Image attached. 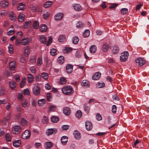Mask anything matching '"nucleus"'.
<instances>
[{
  "label": "nucleus",
  "instance_id": "51",
  "mask_svg": "<svg viewBox=\"0 0 149 149\" xmlns=\"http://www.w3.org/2000/svg\"><path fill=\"white\" fill-rule=\"evenodd\" d=\"M41 76L40 74H38L35 76V79L37 81H41Z\"/></svg>",
  "mask_w": 149,
  "mask_h": 149
},
{
  "label": "nucleus",
  "instance_id": "8",
  "mask_svg": "<svg viewBox=\"0 0 149 149\" xmlns=\"http://www.w3.org/2000/svg\"><path fill=\"white\" fill-rule=\"evenodd\" d=\"M44 61L47 67H49L51 65L52 61L51 59L48 58L47 57L45 56L44 57Z\"/></svg>",
  "mask_w": 149,
  "mask_h": 149
},
{
  "label": "nucleus",
  "instance_id": "64",
  "mask_svg": "<svg viewBox=\"0 0 149 149\" xmlns=\"http://www.w3.org/2000/svg\"><path fill=\"white\" fill-rule=\"evenodd\" d=\"M84 110L87 113H88L90 109L89 107L88 106H86V104H84Z\"/></svg>",
  "mask_w": 149,
  "mask_h": 149
},
{
  "label": "nucleus",
  "instance_id": "47",
  "mask_svg": "<svg viewBox=\"0 0 149 149\" xmlns=\"http://www.w3.org/2000/svg\"><path fill=\"white\" fill-rule=\"evenodd\" d=\"M39 26L38 22L37 21H35L33 22V27L35 29H38Z\"/></svg>",
  "mask_w": 149,
  "mask_h": 149
},
{
  "label": "nucleus",
  "instance_id": "38",
  "mask_svg": "<svg viewBox=\"0 0 149 149\" xmlns=\"http://www.w3.org/2000/svg\"><path fill=\"white\" fill-rule=\"evenodd\" d=\"M96 50V47L95 45H93L92 46L90 49V51L91 53H94Z\"/></svg>",
  "mask_w": 149,
  "mask_h": 149
},
{
  "label": "nucleus",
  "instance_id": "26",
  "mask_svg": "<svg viewBox=\"0 0 149 149\" xmlns=\"http://www.w3.org/2000/svg\"><path fill=\"white\" fill-rule=\"evenodd\" d=\"M9 85L11 89L12 90L14 89L16 86V83L13 81H9Z\"/></svg>",
  "mask_w": 149,
  "mask_h": 149
},
{
  "label": "nucleus",
  "instance_id": "19",
  "mask_svg": "<svg viewBox=\"0 0 149 149\" xmlns=\"http://www.w3.org/2000/svg\"><path fill=\"white\" fill-rule=\"evenodd\" d=\"M109 48L108 44L106 43H104L102 46V50L104 52H107Z\"/></svg>",
  "mask_w": 149,
  "mask_h": 149
},
{
  "label": "nucleus",
  "instance_id": "41",
  "mask_svg": "<svg viewBox=\"0 0 149 149\" xmlns=\"http://www.w3.org/2000/svg\"><path fill=\"white\" fill-rule=\"evenodd\" d=\"M66 80L64 77H61L60 79L59 83L61 84L64 85L66 84Z\"/></svg>",
  "mask_w": 149,
  "mask_h": 149
},
{
  "label": "nucleus",
  "instance_id": "53",
  "mask_svg": "<svg viewBox=\"0 0 149 149\" xmlns=\"http://www.w3.org/2000/svg\"><path fill=\"white\" fill-rule=\"evenodd\" d=\"M42 57H38L37 60V65L38 66L40 65L42 63Z\"/></svg>",
  "mask_w": 149,
  "mask_h": 149
},
{
  "label": "nucleus",
  "instance_id": "2",
  "mask_svg": "<svg viewBox=\"0 0 149 149\" xmlns=\"http://www.w3.org/2000/svg\"><path fill=\"white\" fill-rule=\"evenodd\" d=\"M129 54L127 52H124L121 54V55L120 57V59L121 61H125L128 58Z\"/></svg>",
  "mask_w": 149,
  "mask_h": 149
},
{
  "label": "nucleus",
  "instance_id": "29",
  "mask_svg": "<svg viewBox=\"0 0 149 149\" xmlns=\"http://www.w3.org/2000/svg\"><path fill=\"white\" fill-rule=\"evenodd\" d=\"M51 121L54 123H56L59 120V118L56 116H53L51 118Z\"/></svg>",
  "mask_w": 149,
  "mask_h": 149
},
{
  "label": "nucleus",
  "instance_id": "11",
  "mask_svg": "<svg viewBox=\"0 0 149 149\" xmlns=\"http://www.w3.org/2000/svg\"><path fill=\"white\" fill-rule=\"evenodd\" d=\"M9 5V2L6 0H3L0 2V6L2 8H5Z\"/></svg>",
  "mask_w": 149,
  "mask_h": 149
},
{
  "label": "nucleus",
  "instance_id": "4",
  "mask_svg": "<svg viewBox=\"0 0 149 149\" xmlns=\"http://www.w3.org/2000/svg\"><path fill=\"white\" fill-rule=\"evenodd\" d=\"M135 62L138 63L139 66H142L146 62V61L142 58H136L135 60Z\"/></svg>",
  "mask_w": 149,
  "mask_h": 149
},
{
  "label": "nucleus",
  "instance_id": "43",
  "mask_svg": "<svg viewBox=\"0 0 149 149\" xmlns=\"http://www.w3.org/2000/svg\"><path fill=\"white\" fill-rule=\"evenodd\" d=\"M105 84L104 83L98 82L96 84L97 88H102L104 87L105 86Z\"/></svg>",
  "mask_w": 149,
  "mask_h": 149
},
{
  "label": "nucleus",
  "instance_id": "39",
  "mask_svg": "<svg viewBox=\"0 0 149 149\" xmlns=\"http://www.w3.org/2000/svg\"><path fill=\"white\" fill-rule=\"evenodd\" d=\"M58 63L62 64L64 61V57L62 56H60L58 58Z\"/></svg>",
  "mask_w": 149,
  "mask_h": 149
},
{
  "label": "nucleus",
  "instance_id": "30",
  "mask_svg": "<svg viewBox=\"0 0 149 149\" xmlns=\"http://www.w3.org/2000/svg\"><path fill=\"white\" fill-rule=\"evenodd\" d=\"M21 141L20 140L15 141L13 142L14 146L16 147H19L21 145Z\"/></svg>",
  "mask_w": 149,
  "mask_h": 149
},
{
  "label": "nucleus",
  "instance_id": "33",
  "mask_svg": "<svg viewBox=\"0 0 149 149\" xmlns=\"http://www.w3.org/2000/svg\"><path fill=\"white\" fill-rule=\"evenodd\" d=\"M56 109V107L55 105H52L49 107V112L54 111Z\"/></svg>",
  "mask_w": 149,
  "mask_h": 149
},
{
  "label": "nucleus",
  "instance_id": "46",
  "mask_svg": "<svg viewBox=\"0 0 149 149\" xmlns=\"http://www.w3.org/2000/svg\"><path fill=\"white\" fill-rule=\"evenodd\" d=\"M82 115V113L81 111L80 110L77 111L76 113L75 116L76 117L79 118H80Z\"/></svg>",
  "mask_w": 149,
  "mask_h": 149
},
{
  "label": "nucleus",
  "instance_id": "55",
  "mask_svg": "<svg viewBox=\"0 0 149 149\" xmlns=\"http://www.w3.org/2000/svg\"><path fill=\"white\" fill-rule=\"evenodd\" d=\"M128 11V9L125 8H122L120 10V11L121 14L123 15H124L126 14L127 13Z\"/></svg>",
  "mask_w": 149,
  "mask_h": 149
},
{
  "label": "nucleus",
  "instance_id": "28",
  "mask_svg": "<svg viewBox=\"0 0 149 149\" xmlns=\"http://www.w3.org/2000/svg\"><path fill=\"white\" fill-rule=\"evenodd\" d=\"M63 112L66 115H69L70 113V108L68 107L64 108L63 110Z\"/></svg>",
  "mask_w": 149,
  "mask_h": 149
},
{
  "label": "nucleus",
  "instance_id": "23",
  "mask_svg": "<svg viewBox=\"0 0 149 149\" xmlns=\"http://www.w3.org/2000/svg\"><path fill=\"white\" fill-rule=\"evenodd\" d=\"M61 141L63 145H65L68 141V138L67 136H64L61 139Z\"/></svg>",
  "mask_w": 149,
  "mask_h": 149
},
{
  "label": "nucleus",
  "instance_id": "58",
  "mask_svg": "<svg viewBox=\"0 0 149 149\" xmlns=\"http://www.w3.org/2000/svg\"><path fill=\"white\" fill-rule=\"evenodd\" d=\"M8 52L10 54H12L13 52V47L12 45H10L8 47Z\"/></svg>",
  "mask_w": 149,
  "mask_h": 149
},
{
  "label": "nucleus",
  "instance_id": "50",
  "mask_svg": "<svg viewBox=\"0 0 149 149\" xmlns=\"http://www.w3.org/2000/svg\"><path fill=\"white\" fill-rule=\"evenodd\" d=\"M51 55L54 56L56 54V50L55 49H52L50 51Z\"/></svg>",
  "mask_w": 149,
  "mask_h": 149
},
{
  "label": "nucleus",
  "instance_id": "48",
  "mask_svg": "<svg viewBox=\"0 0 149 149\" xmlns=\"http://www.w3.org/2000/svg\"><path fill=\"white\" fill-rule=\"evenodd\" d=\"M72 39V42L75 44H77L79 40V39L78 37H74Z\"/></svg>",
  "mask_w": 149,
  "mask_h": 149
},
{
  "label": "nucleus",
  "instance_id": "31",
  "mask_svg": "<svg viewBox=\"0 0 149 149\" xmlns=\"http://www.w3.org/2000/svg\"><path fill=\"white\" fill-rule=\"evenodd\" d=\"M46 100L45 99H42L38 101V104L40 106H42L45 104Z\"/></svg>",
  "mask_w": 149,
  "mask_h": 149
},
{
  "label": "nucleus",
  "instance_id": "3",
  "mask_svg": "<svg viewBox=\"0 0 149 149\" xmlns=\"http://www.w3.org/2000/svg\"><path fill=\"white\" fill-rule=\"evenodd\" d=\"M33 93L35 95H38L40 93V88L36 84L34 85V87L33 89Z\"/></svg>",
  "mask_w": 149,
  "mask_h": 149
},
{
  "label": "nucleus",
  "instance_id": "1",
  "mask_svg": "<svg viewBox=\"0 0 149 149\" xmlns=\"http://www.w3.org/2000/svg\"><path fill=\"white\" fill-rule=\"evenodd\" d=\"M61 91L63 94L66 95L72 94L74 91L72 87L70 86L63 87L61 89Z\"/></svg>",
  "mask_w": 149,
  "mask_h": 149
},
{
  "label": "nucleus",
  "instance_id": "62",
  "mask_svg": "<svg viewBox=\"0 0 149 149\" xmlns=\"http://www.w3.org/2000/svg\"><path fill=\"white\" fill-rule=\"evenodd\" d=\"M117 110V107L115 105H113L112 107V113H116Z\"/></svg>",
  "mask_w": 149,
  "mask_h": 149
},
{
  "label": "nucleus",
  "instance_id": "32",
  "mask_svg": "<svg viewBox=\"0 0 149 149\" xmlns=\"http://www.w3.org/2000/svg\"><path fill=\"white\" fill-rule=\"evenodd\" d=\"M25 15L22 13H21L18 16V21L20 22H22L24 20Z\"/></svg>",
  "mask_w": 149,
  "mask_h": 149
},
{
  "label": "nucleus",
  "instance_id": "20",
  "mask_svg": "<svg viewBox=\"0 0 149 149\" xmlns=\"http://www.w3.org/2000/svg\"><path fill=\"white\" fill-rule=\"evenodd\" d=\"M53 146L52 143L49 141L46 142L45 144V147L46 149H50Z\"/></svg>",
  "mask_w": 149,
  "mask_h": 149
},
{
  "label": "nucleus",
  "instance_id": "59",
  "mask_svg": "<svg viewBox=\"0 0 149 149\" xmlns=\"http://www.w3.org/2000/svg\"><path fill=\"white\" fill-rule=\"evenodd\" d=\"M5 138L6 140L8 141H10L11 140V137L9 133H7L5 135Z\"/></svg>",
  "mask_w": 149,
  "mask_h": 149
},
{
  "label": "nucleus",
  "instance_id": "35",
  "mask_svg": "<svg viewBox=\"0 0 149 149\" xmlns=\"http://www.w3.org/2000/svg\"><path fill=\"white\" fill-rule=\"evenodd\" d=\"M30 53L29 48L28 47H25L24 50V55L26 57H27Z\"/></svg>",
  "mask_w": 149,
  "mask_h": 149
},
{
  "label": "nucleus",
  "instance_id": "63",
  "mask_svg": "<svg viewBox=\"0 0 149 149\" xmlns=\"http://www.w3.org/2000/svg\"><path fill=\"white\" fill-rule=\"evenodd\" d=\"M23 93L25 95H29L30 94L29 89L26 88L24 90Z\"/></svg>",
  "mask_w": 149,
  "mask_h": 149
},
{
  "label": "nucleus",
  "instance_id": "18",
  "mask_svg": "<svg viewBox=\"0 0 149 149\" xmlns=\"http://www.w3.org/2000/svg\"><path fill=\"white\" fill-rule=\"evenodd\" d=\"M9 17L11 20L15 21L16 17L13 11H10L9 14Z\"/></svg>",
  "mask_w": 149,
  "mask_h": 149
},
{
  "label": "nucleus",
  "instance_id": "34",
  "mask_svg": "<svg viewBox=\"0 0 149 149\" xmlns=\"http://www.w3.org/2000/svg\"><path fill=\"white\" fill-rule=\"evenodd\" d=\"M31 21H30L25 22L24 24V28L25 29L29 28L31 26Z\"/></svg>",
  "mask_w": 149,
  "mask_h": 149
},
{
  "label": "nucleus",
  "instance_id": "9",
  "mask_svg": "<svg viewBox=\"0 0 149 149\" xmlns=\"http://www.w3.org/2000/svg\"><path fill=\"white\" fill-rule=\"evenodd\" d=\"M85 127L87 130H90L93 127L92 124L90 121H86L85 122Z\"/></svg>",
  "mask_w": 149,
  "mask_h": 149
},
{
  "label": "nucleus",
  "instance_id": "7",
  "mask_svg": "<svg viewBox=\"0 0 149 149\" xmlns=\"http://www.w3.org/2000/svg\"><path fill=\"white\" fill-rule=\"evenodd\" d=\"M64 15L62 13H58L56 14L54 17L55 20L58 21L61 20L63 17Z\"/></svg>",
  "mask_w": 149,
  "mask_h": 149
},
{
  "label": "nucleus",
  "instance_id": "25",
  "mask_svg": "<svg viewBox=\"0 0 149 149\" xmlns=\"http://www.w3.org/2000/svg\"><path fill=\"white\" fill-rule=\"evenodd\" d=\"M53 2L52 1H46L43 5V6L45 8H47L50 7L52 4Z\"/></svg>",
  "mask_w": 149,
  "mask_h": 149
},
{
  "label": "nucleus",
  "instance_id": "27",
  "mask_svg": "<svg viewBox=\"0 0 149 149\" xmlns=\"http://www.w3.org/2000/svg\"><path fill=\"white\" fill-rule=\"evenodd\" d=\"M74 9L77 11H81L82 9V8L79 4H75L73 6Z\"/></svg>",
  "mask_w": 149,
  "mask_h": 149
},
{
  "label": "nucleus",
  "instance_id": "60",
  "mask_svg": "<svg viewBox=\"0 0 149 149\" xmlns=\"http://www.w3.org/2000/svg\"><path fill=\"white\" fill-rule=\"evenodd\" d=\"M5 91V90L4 88L1 87L0 88V95L3 96L4 94Z\"/></svg>",
  "mask_w": 149,
  "mask_h": 149
},
{
  "label": "nucleus",
  "instance_id": "14",
  "mask_svg": "<svg viewBox=\"0 0 149 149\" xmlns=\"http://www.w3.org/2000/svg\"><path fill=\"white\" fill-rule=\"evenodd\" d=\"M81 85L84 87L88 88L90 86V84L88 81L84 80L81 83Z\"/></svg>",
  "mask_w": 149,
  "mask_h": 149
},
{
  "label": "nucleus",
  "instance_id": "15",
  "mask_svg": "<svg viewBox=\"0 0 149 149\" xmlns=\"http://www.w3.org/2000/svg\"><path fill=\"white\" fill-rule=\"evenodd\" d=\"M66 70L68 73H70L72 71L73 66L70 64H68L66 66Z\"/></svg>",
  "mask_w": 149,
  "mask_h": 149
},
{
  "label": "nucleus",
  "instance_id": "5",
  "mask_svg": "<svg viewBox=\"0 0 149 149\" xmlns=\"http://www.w3.org/2000/svg\"><path fill=\"white\" fill-rule=\"evenodd\" d=\"M22 128L19 125H15L13 127L12 132L15 134H18L20 132Z\"/></svg>",
  "mask_w": 149,
  "mask_h": 149
},
{
  "label": "nucleus",
  "instance_id": "22",
  "mask_svg": "<svg viewBox=\"0 0 149 149\" xmlns=\"http://www.w3.org/2000/svg\"><path fill=\"white\" fill-rule=\"evenodd\" d=\"M40 41L42 43L45 44L47 43V39L44 36H40Z\"/></svg>",
  "mask_w": 149,
  "mask_h": 149
},
{
  "label": "nucleus",
  "instance_id": "12",
  "mask_svg": "<svg viewBox=\"0 0 149 149\" xmlns=\"http://www.w3.org/2000/svg\"><path fill=\"white\" fill-rule=\"evenodd\" d=\"M56 132V130L55 129H49L47 130L46 134L47 136L52 135L53 133H55Z\"/></svg>",
  "mask_w": 149,
  "mask_h": 149
},
{
  "label": "nucleus",
  "instance_id": "21",
  "mask_svg": "<svg viewBox=\"0 0 149 149\" xmlns=\"http://www.w3.org/2000/svg\"><path fill=\"white\" fill-rule=\"evenodd\" d=\"M27 81L29 83H31L34 80V77L31 74H27Z\"/></svg>",
  "mask_w": 149,
  "mask_h": 149
},
{
  "label": "nucleus",
  "instance_id": "13",
  "mask_svg": "<svg viewBox=\"0 0 149 149\" xmlns=\"http://www.w3.org/2000/svg\"><path fill=\"white\" fill-rule=\"evenodd\" d=\"M47 29V26L45 24H41L39 27L40 31L42 32H46Z\"/></svg>",
  "mask_w": 149,
  "mask_h": 149
},
{
  "label": "nucleus",
  "instance_id": "10",
  "mask_svg": "<svg viewBox=\"0 0 149 149\" xmlns=\"http://www.w3.org/2000/svg\"><path fill=\"white\" fill-rule=\"evenodd\" d=\"M30 132L28 130H26L22 135V137L24 139H27L30 136Z\"/></svg>",
  "mask_w": 149,
  "mask_h": 149
},
{
  "label": "nucleus",
  "instance_id": "16",
  "mask_svg": "<svg viewBox=\"0 0 149 149\" xmlns=\"http://www.w3.org/2000/svg\"><path fill=\"white\" fill-rule=\"evenodd\" d=\"M25 8V4L22 3H19L17 6V9L18 10H23Z\"/></svg>",
  "mask_w": 149,
  "mask_h": 149
},
{
  "label": "nucleus",
  "instance_id": "56",
  "mask_svg": "<svg viewBox=\"0 0 149 149\" xmlns=\"http://www.w3.org/2000/svg\"><path fill=\"white\" fill-rule=\"evenodd\" d=\"M65 39V36L63 35H61L59 37V38L58 39V41L60 42H62Z\"/></svg>",
  "mask_w": 149,
  "mask_h": 149
},
{
  "label": "nucleus",
  "instance_id": "57",
  "mask_svg": "<svg viewBox=\"0 0 149 149\" xmlns=\"http://www.w3.org/2000/svg\"><path fill=\"white\" fill-rule=\"evenodd\" d=\"M75 56L76 58H79L81 57L82 55V53L79 51H77L75 54Z\"/></svg>",
  "mask_w": 149,
  "mask_h": 149
},
{
  "label": "nucleus",
  "instance_id": "54",
  "mask_svg": "<svg viewBox=\"0 0 149 149\" xmlns=\"http://www.w3.org/2000/svg\"><path fill=\"white\" fill-rule=\"evenodd\" d=\"M72 50L71 48L66 47L63 50V52L64 53H68L70 52Z\"/></svg>",
  "mask_w": 149,
  "mask_h": 149
},
{
  "label": "nucleus",
  "instance_id": "61",
  "mask_svg": "<svg viewBox=\"0 0 149 149\" xmlns=\"http://www.w3.org/2000/svg\"><path fill=\"white\" fill-rule=\"evenodd\" d=\"M96 119L97 120L100 121L102 119V117L101 115L98 113L96 114Z\"/></svg>",
  "mask_w": 149,
  "mask_h": 149
},
{
  "label": "nucleus",
  "instance_id": "44",
  "mask_svg": "<svg viewBox=\"0 0 149 149\" xmlns=\"http://www.w3.org/2000/svg\"><path fill=\"white\" fill-rule=\"evenodd\" d=\"M48 74L46 72H42L41 74V76L45 80H47L48 77Z\"/></svg>",
  "mask_w": 149,
  "mask_h": 149
},
{
  "label": "nucleus",
  "instance_id": "40",
  "mask_svg": "<svg viewBox=\"0 0 149 149\" xmlns=\"http://www.w3.org/2000/svg\"><path fill=\"white\" fill-rule=\"evenodd\" d=\"M74 137L76 139H79L80 138V133L76 131L74 133Z\"/></svg>",
  "mask_w": 149,
  "mask_h": 149
},
{
  "label": "nucleus",
  "instance_id": "37",
  "mask_svg": "<svg viewBox=\"0 0 149 149\" xmlns=\"http://www.w3.org/2000/svg\"><path fill=\"white\" fill-rule=\"evenodd\" d=\"M11 116V113H9L7 115V116L4 118L3 120L2 121V123L5 124H6V121L9 120Z\"/></svg>",
  "mask_w": 149,
  "mask_h": 149
},
{
  "label": "nucleus",
  "instance_id": "36",
  "mask_svg": "<svg viewBox=\"0 0 149 149\" xmlns=\"http://www.w3.org/2000/svg\"><path fill=\"white\" fill-rule=\"evenodd\" d=\"M119 50V48L117 46H114L112 50V53L113 54H116L118 53Z\"/></svg>",
  "mask_w": 149,
  "mask_h": 149
},
{
  "label": "nucleus",
  "instance_id": "45",
  "mask_svg": "<svg viewBox=\"0 0 149 149\" xmlns=\"http://www.w3.org/2000/svg\"><path fill=\"white\" fill-rule=\"evenodd\" d=\"M21 123L23 126H25L27 125V121L24 118H22L21 120Z\"/></svg>",
  "mask_w": 149,
  "mask_h": 149
},
{
  "label": "nucleus",
  "instance_id": "52",
  "mask_svg": "<svg viewBox=\"0 0 149 149\" xmlns=\"http://www.w3.org/2000/svg\"><path fill=\"white\" fill-rule=\"evenodd\" d=\"M48 121V119L46 116H43V119L42 120V122L44 124H47Z\"/></svg>",
  "mask_w": 149,
  "mask_h": 149
},
{
  "label": "nucleus",
  "instance_id": "24",
  "mask_svg": "<svg viewBox=\"0 0 149 149\" xmlns=\"http://www.w3.org/2000/svg\"><path fill=\"white\" fill-rule=\"evenodd\" d=\"M16 65L14 61H12L9 64V66L11 70H14Z\"/></svg>",
  "mask_w": 149,
  "mask_h": 149
},
{
  "label": "nucleus",
  "instance_id": "42",
  "mask_svg": "<svg viewBox=\"0 0 149 149\" xmlns=\"http://www.w3.org/2000/svg\"><path fill=\"white\" fill-rule=\"evenodd\" d=\"M21 101L23 107H26L28 106V104L26 100L24 99L21 100Z\"/></svg>",
  "mask_w": 149,
  "mask_h": 149
},
{
  "label": "nucleus",
  "instance_id": "6",
  "mask_svg": "<svg viewBox=\"0 0 149 149\" xmlns=\"http://www.w3.org/2000/svg\"><path fill=\"white\" fill-rule=\"evenodd\" d=\"M31 42V40L29 38H25L22 40L21 43L22 45L25 46Z\"/></svg>",
  "mask_w": 149,
  "mask_h": 149
},
{
  "label": "nucleus",
  "instance_id": "17",
  "mask_svg": "<svg viewBox=\"0 0 149 149\" xmlns=\"http://www.w3.org/2000/svg\"><path fill=\"white\" fill-rule=\"evenodd\" d=\"M101 76V74L100 72H96L93 75L92 79L93 80H97L100 78Z\"/></svg>",
  "mask_w": 149,
  "mask_h": 149
},
{
  "label": "nucleus",
  "instance_id": "49",
  "mask_svg": "<svg viewBox=\"0 0 149 149\" xmlns=\"http://www.w3.org/2000/svg\"><path fill=\"white\" fill-rule=\"evenodd\" d=\"M90 34V31L88 29L86 30L83 33V36L85 37H88Z\"/></svg>",
  "mask_w": 149,
  "mask_h": 149
}]
</instances>
